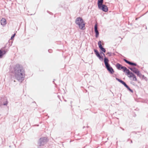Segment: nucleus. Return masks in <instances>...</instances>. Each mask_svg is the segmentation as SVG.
Listing matches in <instances>:
<instances>
[{
  "label": "nucleus",
  "mask_w": 148,
  "mask_h": 148,
  "mask_svg": "<svg viewBox=\"0 0 148 148\" xmlns=\"http://www.w3.org/2000/svg\"><path fill=\"white\" fill-rule=\"evenodd\" d=\"M47 142V138L45 137L40 138L38 143V148H40L41 146L44 145Z\"/></svg>",
  "instance_id": "obj_4"
},
{
  "label": "nucleus",
  "mask_w": 148,
  "mask_h": 148,
  "mask_svg": "<svg viewBox=\"0 0 148 148\" xmlns=\"http://www.w3.org/2000/svg\"><path fill=\"white\" fill-rule=\"evenodd\" d=\"M136 75L140 77L141 78L144 79H145L146 78V77H145L144 75H142L139 71L138 72V73Z\"/></svg>",
  "instance_id": "obj_17"
},
{
  "label": "nucleus",
  "mask_w": 148,
  "mask_h": 148,
  "mask_svg": "<svg viewBox=\"0 0 148 148\" xmlns=\"http://www.w3.org/2000/svg\"><path fill=\"white\" fill-rule=\"evenodd\" d=\"M94 51L96 55L99 58L100 60H103V57L102 56H100L99 53V52L96 49H94Z\"/></svg>",
  "instance_id": "obj_10"
},
{
  "label": "nucleus",
  "mask_w": 148,
  "mask_h": 148,
  "mask_svg": "<svg viewBox=\"0 0 148 148\" xmlns=\"http://www.w3.org/2000/svg\"><path fill=\"white\" fill-rule=\"evenodd\" d=\"M7 51L1 49H0V58H1L7 52Z\"/></svg>",
  "instance_id": "obj_15"
},
{
  "label": "nucleus",
  "mask_w": 148,
  "mask_h": 148,
  "mask_svg": "<svg viewBox=\"0 0 148 148\" xmlns=\"http://www.w3.org/2000/svg\"><path fill=\"white\" fill-rule=\"evenodd\" d=\"M132 71L135 73L137 74V73H138V72L139 71H138V69L135 67V69H134Z\"/></svg>",
  "instance_id": "obj_19"
},
{
  "label": "nucleus",
  "mask_w": 148,
  "mask_h": 148,
  "mask_svg": "<svg viewBox=\"0 0 148 148\" xmlns=\"http://www.w3.org/2000/svg\"><path fill=\"white\" fill-rule=\"evenodd\" d=\"M123 60L126 63L131 66H137V64L136 63H134L132 62H131L125 59H124Z\"/></svg>",
  "instance_id": "obj_14"
},
{
  "label": "nucleus",
  "mask_w": 148,
  "mask_h": 148,
  "mask_svg": "<svg viewBox=\"0 0 148 148\" xmlns=\"http://www.w3.org/2000/svg\"><path fill=\"white\" fill-rule=\"evenodd\" d=\"M131 143H132V140H131Z\"/></svg>",
  "instance_id": "obj_28"
},
{
  "label": "nucleus",
  "mask_w": 148,
  "mask_h": 148,
  "mask_svg": "<svg viewBox=\"0 0 148 148\" xmlns=\"http://www.w3.org/2000/svg\"><path fill=\"white\" fill-rule=\"evenodd\" d=\"M116 79L120 83L123 84L125 87H126L128 90H129L131 92H133V90L131 89L129 86L126 84V83L123 81L121 79H120L117 78H116Z\"/></svg>",
  "instance_id": "obj_6"
},
{
  "label": "nucleus",
  "mask_w": 148,
  "mask_h": 148,
  "mask_svg": "<svg viewBox=\"0 0 148 148\" xmlns=\"http://www.w3.org/2000/svg\"><path fill=\"white\" fill-rule=\"evenodd\" d=\"M85 127L84 126L83 127V128H84Z\"/></svg>",
  "instance_id": "obj_29"
},
{
  "label": "nucleus",
  "mask_w": 148,
  "mask_h": 148,
  "mask_svg": "<svg viewBox=\"0 0 148 148\" xmlns=\"http://www.w3.org/2000/svg\"><path fill=\"white\" fill-rule=\"evenodd\" d=\"M94 30L95 33V36L97 38L99 35V32L98 30L97 25L96 24L94 26Z\"/></svg>",
  "instance_id": "obj_12"
},
{
  "label": "nucleus",
  "mask_w": 148,
  "mask_h": 148,
  "mask_svg": "<svg viewBox=\"0 0 148 148\" xmlns=\"http://www.w3.org/2000/svg\"><path fill=\"white\" fill-rule=\"evenodd\" d=\"M8 103V102L7 101H6L5 103H3V105L4 106H7Z\"/></svg>",
  "instance_id": "obj_22"
},
{
  "label": "nucleus",
  "mask_w": 148,
  "mask_h": 148,
  "mask_svg": "<svg viewBox=\"0 0 148 148\" xmlns=\"http://www.w3.org/2000/svg\"><path fill=\"white\" fill-rule=\"evenodd\" d=\"M104 62L106 68L108 72L111 74H112L114 72V71L109 63V60L106 57H104Z\"/></svg>",
  "instance_id": "obj_2"
},
{
  "label": "nucleus",
  "mask_w": 148,
  "mask_h": 148,
  "mask_svg": "<svg viewBox=\"0 0 148 148\" xmlns=\"http://www.w3.org/2000/svg\"><path fill=\"white\" fill-rule=\"evenodd\" d=\"M1 23L3 26H5L7 23L6 19L4 18H2L1 21Z\"/></svg>",
  "instance_id": "obj_16"
},
{
  "label": "nucleus",
  "mask_w": 148,
  "mask_h": 148,
  "mask_svg": "<svg viewBox=\"0 0 148 148\" xmlns=\"http://www.w3.org/2000/svg\"><path fill=\"white\" fill-rule=\"evenodd\" d=\"M94 30L95 33V36L97 38L99 35V32L98 30L97 25L96 24L94 26Z\"/></svg>",
  "instance_id": "obj_11"
},
{
  "label": "nucleus",
  "mask_w": 148,
  "mask_h": 148,
  "mask_svg": "<svg viewBox=\"0 0 148 148\" xmlns=\"http://www.w3.org/2000/svg\"><path fill=\"white\" fill-rule=\"evenodd\" d=\"M48 51V52L50 53H51L52 52V50L51 49H49Z\"/></svg>",
  "instance_id": "obj_24"
},
{
  "label": "nucleus",
  "mask_w": 148,
  "mask_h": 148,
  "mask_svg": "<svg viewBox=\"0 0 148 148\" xmlns=\"http://www.w3.org/2000/svg\"><path fill=\"white\" fill-rule=\"evenodd\" d=\"M100 53L101 54V53H102L103 56L105 57H105V54L104 53L102 52H100Z\"/></svg>",
  "instance_id": "obj_25"
},
{
  "label": "nucleus",
  "mask_w": 148,
  "mask_h": 148,
  "mask_svg": "<svg viewBox=\"0 0 148 148\" xmlns=\"http://www.w3.org/2000/svg\"><path fill=\"white\" fill-rule=\"evenodd\" d=\"M98 6L99 9L102 10L103 11L105 12H107L108 10V8L107 6L103 4L101 5H99Z\"/></svg>",
  "instance_id": "obj_8"
},
{
  "label": "nucleus",
  "mask_w": 148,
  "mask_h": 148,
  "mask_svg": "<svg viewBox=\"0 0 148 148\" xmlns=\"http://www.w3.org/2000/svg\"><path fill=\"white\" fill-rule=\"evenodd\" d=\"M55 80V79H54L53 80V83H54V84H55V83H54V80Z\"/></svg>",
  "instance_id": "obj_27"
},
{
  "label": "nucleus",
  "mask_w": 148,
  "mask_h": 148,
  "mask_svg": "<svg viewBox=\"0 0 148 148\" xmlns=\"http://www.w3.org/2000/svg\"><path fill=\"white\" fill-rule=\"evenodd\" d=\"M12 72L15 78L19 82H22L24 79L25 71L21 65L17 64L13 67Z\"/></svg>",
  "instance_id": "obj_1"
},
{
  "label": "nucleus",
  "mask_w": 148,
  "mask_h": 148,
  "mask_svg": "<svg viewBox=\"0 0 148 148\" xmlns=\"http://www.w3.org/2000/svg\"><path fill=\"white\" fill-rule=\"evenodd\" d=\"M103 0H98L97 1V5L98 6L99 5H101L103 4Z\"/></svg>",
  "instance_id": "obj_18"
},
{
  "label": "nucleus",
  "mask_w": 148,
  "mask_h": 148,
  "mask_svg": "<svg viewBox=\"0 0 148 148\" xmlns=\"http://www.w3.org/2000/svg\"><path fill=\"white\" fill-rule=\"evenodd\" d=\"M15 34H13L11 37V39H12L14 37Z\"/></svg>",
  "instance_id": "obj_23"
},
{
  "label": "nucleus",
  "mask_w": 148,
  "mask_h": 148,
  "mask_svg": "<svg viewBox=\"0 0 148 148\" xmlns=\"http://www.w3.org/2000/svg\"><path fill=\"white\" fill-rule=\"evenodd\" d=\"M72 102V101H71V103Z\"/></svg>",
  "instance_id": "obj_30"
},
{
  "label": "nucleus",
  "mask_w": 148,
  "mask_h": 148,
  "mask_svg": "<svg viewBox=\"0 0 148 148\" xmlns=\"http://www.w3.org/2000/svg\"><path fill=\"white\" fill-rule=\"evenodd\" d=\"M120 128L121 129L123 130H124V129L123 128H122V127H120Z\"/></svg>",
  "instance_id": "obj_26"
},
{
  "label": "nucleus",
  "mask_w": 148,
  "mask_h": 148,
  "mask_svg": "<svg viewBox=\"0 0 148 148\" xmlns=\"http://www.w3.org/2000/svg\"><path fill=\"white\" fill-rule=\"evenodd\" d=\"M94 30L95 33V36L97 38L99 35V32L98 30L97 25L96 24L94 26Z\"/></svg>",
  "instance_id": "obj_13"
},
{
  "label": "nucleus",
  "mask_w": 148,
  "mask_h": 148,
  "mask_svg": "<svg viewBox=\"0 0 148 148\" xmlns=\"http://www.w3.org/2000/svg\"><path fill=\"white\" fill-rule=\"evenodd\" d=\"M126 75L129 78H131L130 79L134 81H137V79L135 75L132 72L130 71L129 69L126 73Z\"/></svg>",
  "instance_id": "obj_5"
},
{
  "label": "nucleus",
  "mask_w": 148,
  "mask_h": 148,
  "mask_svg": "<svg viewBox=\"0 0 148 148\" xmlns=\"http://www.w3.org/2000/svg\"><path fill=\"white\" fill-rule=\"evenodd\" d=\"M107 54L109 56H112V53L110 52H108L107 53Z\"/></svg>",
  "instance_id": "obj_21"
},
{
  "label": "nucleus",
  "mask_w": 148,
  "mask_h": 148,
  "mask_svg": "<svg viewBox=\"0 0 148 148\" xmlns=\"http://www.w3.org/2000/svg\"><path fill=\"white\" fill-rule=\"evenodd\" d=\"M98 45L99 46V47L100 49L102 51L101 52L105 53L106 51V50L102 46V45L101 42V41H99L98 42Z\"/></svg>",
  "instance_id": "obj_9"
},
{
  "label": "nucleus",
  "mask_w": 148,
  "mask_h": 148,
  "mask_svg": "<svg viewBox=\"0 0 148 148\" xmlns=\"http://www.w3.org/2000/svg\"><path fill=\"white\" fill-rule=\"evenodd\" d=\"M116 67L117 69L119 70L122 69L123 70V71L126 73L129 70L128 69H127L126 67L122 66L121 64H120L119 63H117L116 64Z\"/></svg>",
  "instance_id": "obj_7"
},
{
  "label": "nucleus",
  "mask_w": 148,
  "mask_h": 148,
  "mask_svg": "<svg viewBox=\"0 0 148 148\" xmlns=\"http://www.w3.org/2000/svg\"><path fill=\"white\" fill-rule=\"evenodd\" d=\"M128 68L130 69L132 71L134 69H135V67H128Z\"/></svg>",
  "instance_id": "obj_20"
},
{
  "label": "nucleus",
  "mask_w": 148,
  "mask_h": 148,
  "mask_svg": "<svg viewBox=\"0 0 148 148\" xmlns=\"http://www.w3.org/2000/svg\"><path fill=\"white\" fill-rule=\"evenodd\" d=\"M76 24L79 26V28L82 30H84L85 26V23L82 18L80 17H77L75 20Z\"/></svg>",
  "instance_id": "obj_3"
}]
</instances>
